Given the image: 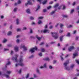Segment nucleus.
Here are the masks:
<instances>
[{"label":"nucleus","mask_w":79,"mask_h":79,"mask_svg":"<svg viewBox=\"0 0 79 79\" xmlns=\"http://www.w3.org/2000/svg\"><path fill=\"white\" fill-rule=\"evenodd\" d=\"M60 58H61V61H63L64 60V58L62 57V56H60Z\"/></svg>","instance_id":"3c124183"},{"label":"nucleus","mask_w":79,"mask_h":79,"mask_svg":"<svg viewBox=\"0 0 79 79\" xmlns=\"http://www.w3.org/2000/svg\"><path fill=\"white\" fill-rule=\"evenodd\" d=\"M45 43L44 42H41L40 44V45H44Z\"/></svg>","instance_id":"4c0bfd02"},{"label":"nucleus","mask_w":79,"mask_h":79,"mask_svg":"<svg viewBox=\"0 0 79 79\" xmlns=\"http://www.w3.org/2000/svg\"><path fill=\"white\" fill-rule=\"evenodd\" d=\"M17 10H18V8H15L13 10L14 12H16L17 11Z\"/></svg>","instance_id":"72a5a7b5"},{"label":"nucleus","mask_w":79,"mask_h":79,"mask_svg":"<svg viewBox=\"0 0 79 79\" xmlns=\"http://www.w3.org/2000/svg\"><path fill=\"white\" fill-rule=\"evenodd\" d=\"M51 34H52V35L53 37H54L55 39H57L58 38V33H53L52 32Z\"/></svg>","instance_id":"7ed1b4c3"},{"label":"nucleus","mask_w":79,"mask_h":79,"mask_svg":"<svg viewBox=\"0 0 79 79\" xmlns=\"http://www.w3.org/2000/svg\"><path fill=\"white\" fill-rule=\"evenodd\" d=\"M69 28H70L71 27H73V25H69Z\"/></svg>","instance_id":"e2e57ef3"},{"label":"nucleus","mask_w":79,"mask_h":79,"mask_svg":"<svg viewBox=\"0 0 79 79\" xmlns=\"http://www.w3.org/2000/svg\"><path fill=\"white\" fill-rule=\"evenodd\" d=\"M33 77L34 78H36V77H37V76L36 74H34Z\"/></svg>","instance_id":"473e14b6"},{"label":"nucleus","mask_w":79,"mask_h":79,"mask_svg":"<svg viewBox=\"0 0 79 79\" xmlns=\"http://www.w3.org/2000/svg\"><path fill=\"white\" fill-rule=\"evenodd\" d=\"M39 55L40 56H42V52H40L39 54Z\"/></svg>","instance_id":"c03bdc74"},{"label":"nucleus","mask_w":79,"mask_h":79,"mask_svg":"<svg viewBox=\"0 0 79 79\" xmlns=\"http://www.w3.org/2000/svg\"><path fill=\"white\" fill-rule=\"evenodd\" d=\"M30 34H32L33 32H32V28H30Z\"/></svg>","instance_id":"f704fd0d"},{"label":"nucleus","mask_w":79,"mask_h":79,"mask_svg":"<svg viewBox=\"0 0 79 79\" xmlns=\"http://www.w3.org/2000/svg\"><path fill=\"white\" fill-rule=\"evenodd\" d=\"M69 63V60H67L63 64L64 66L65 69L66 70H67V71H69V70H70V69L67 66V65H68V64Z\"/></svg>","instance_id":"f03ea898"},{"label":"nucleus","mask_w":79,"mask_h":79,"mask_svg":"<svg viewBox=\"0 0 79 79\" xmlns=\"http://www.w3.org/2000/svg\"><path fill=\"white\" fill-rule=\"evenodd\" d=\"M76 23H77V24H79V20H78L76 22Z\"/></svg>","instance_id":"338daca9"},{"label":"nucleus","mask_w":79,"mask_h":79,"mask_svg":"<svg viewBox=\"0 0 79 79\" xmlns=\"http://www.w3.org/2000/svg\"><path fill=\"white\" fill-rule=\"evenodd\" d=\"M45 49H44V48H42L41 49V51L42 52H45Z\"/></svg>","instance_id":"4d7b16f0"},{"label":"nucleus","mask_w":79,"mask_h":79,"mask_svg":"<svg viewBox=\"0 0 79 79\" xmlns=\"http://www.w3.org/2000/svg\"><path fill=\"white\" fill-rule=\"evenodd\" d=\"M36 71L37 73H38L39 74H41V73L40 72V70H39V68H37Z\"/></svg>","instance_id":"4468645a"},{"label":"nucleus","mask_w":79,"mask_h":79,"mask_svg":"<svg viewBox=\"0 0 79 79\" xmlns=\"http://www.w3.org/2000/svg\"><path fill=\"white\" fill-rule=\"evenodd\" d=\"M43 60H44V61H50V59L48 57H47L43 59Z\"/></svg>","instance_id":"6ab92c4d"},{"label":"nucleus","mask_w":79,"mask_h":79,"mask_svg":"<svg viewBox=\"0 0 79 79\" xmlns=\"http://www.w3.org/2000/svg\"><path fill=\"white\" fill-rule=\"evenodd\" d=\"M36 37L39 41H40L41 39H42V37H40L38 35H36Z\"/></svg>","instance_id":"f8f14e48"},{"label":"nucleus","mask_w":79,"mask_h":79,"mask_svg":"<svg viewBox=\"0 0 79 79\" xmlns=\"http://www.w3.org/2000/svg\"><path fill=\"white\" fill-rule=\"evenodd\" d=\"M74 64H72L71 65L70 68H74Z\"/></svg>","instance_id":"09e8293b"},{"label":"nucleus","mask_w":79,"mask_h":79,"mask_svg":"<svg viewBox=\"0 0 79 79\" xmlns=\"http://www.w3.org/2000/svg\"><path fill=\"white\" fill-rule=\"evenodd\" d=\"M77 11H79V6H78L77 7Z\"/></svg>","instance_id":"69168bd1"},{"label":"nucleus","mask_w":79,"mask_h":79,"mask_svg":"<svg viewBox=\"0 0 79 79\" xmlns=\"http://www.w3.org/2000/svg\"><path fill=\"white\" fill-rule=\"evenodd\" d=\"M49 32H50L49 30L46 29H45L44 30H42L41 31V32H43V33H44V34L46 33H49Z\"/></svg>","instance_id":"423d86ee"},{"label":"nucleus","mask_w":79,"mask_h":79,"mask_svg":"<svg viewBox=\"0 0 79 79\" xmlns=\"http://www.w3.org/2000/svg\"><path fill=\"white\" fill-rule=\"evenodd\" d=\"M34 49V50H37V47H35V48H33Z\"/></svg>","instance_id":"864d4df0"},{"label":"nucleus","mask_w":79,"mask_h":79,"mask_svg":"<svg viewBox=\"0 0 79 79\" xmlns=\"http://www.w3.org/2000/svg\"><path fill=\"white\" fill-rule=\"evenodd\" d=\"M19 63L16 64H15V67H18L19 65L20 66H24V64L23 63V57L20 58L19 60Z\"/></svg>","instance_id":"f257e3e1"},{"label":"nucleus","mask_w":79,"mask_h":79,"mask_svg":"<svg viewBox=\"0 0 79 79\" xmlns=\"http://www.w3.org/2000/svg\"><path fill=\"white\" fill-rule=\"evenodd\" d=\"M63 37H64V36L62 35L60 37V42H62L63 41Z\"/></svg>","instance_id":"a211bd4d"},{"label":"nucleus","mask_w":79,"mask_h":79,"mask_svg":"<svg viewBox=\"0 0 79 79\" xmlns=\"http://www.w3.org/2000/svg\"><path fill=\"white\" fill-rule=\"evenodd\" d=\"M11 73H12V71H6V73L9 75Z\"/></svg>","instance_id":"aec40b11"},{"label":"nucleus","mask_w":79,"mask_h":79,"mask_svg":"<svg viewBox=\"0 0 79 79\" xmlns=\"http://www.w3.org/2000/svg\"><path fill=\"white\" fill-rule=\"evenodd\" d=\"M63 17L64 18H67V17H68V16L66 15H64L63 16Z\"/></svg>","instance_id":"052dcab7"},{"label":"nucleus","mask_w":79,"mask_h":79,"mask_svg":"<svg viewBox=\"0 0 79 79\" xmlns=\"http://www.w3.org/2000/svg\"><path fill=\"white\" fill-rule=\"evenodd\" d=\"M60 27L61 29H62L63 28V27L64 26V25H63L62 23H60Z\"/></svg>","instance_id":"4be33fe9"},{"label":"nucleus","mask_w":79,"mask_h":79,"mask_svg":"<svg viewBox=\"0 0 79 79\" xmlns=\"http://www.w3.org/2000/svg\"><path fill=\"white\" fill-rule=\"evenodd\" d=\"M28 5H32V3L31 2V1H28L27 3H25V6H27Z\"/></svg>","instance_id":"1a4fd4ad"},{"label":"nucleus","mask_w":79,"mask_h":79,"mask_svg":"<svg viewBox=\"0 0 79 79\" xmlns=\"http://www.w3.org/2000/svg\"><path fill=\"white\" fill-rule=\"evenodd\" d=\"M78 53H77V52L76 53H73V58H75V57L77 56H78Z\"/></svg>","instance_id":"9d476101"},{"label":"nucleus","mask_w":79,"mask_h":79,"mask_svg":"<svg viewBox=\"0 0 79 79\" xmlns=\"http://www.w3.org/2000/svg\"><path fill=\"white\" fill-rule=\"evenodd\" d=\"M18 57V54L15 55V57H13L12 58V60L15 62H18V59L17 58Z\"/></svg>","instance_id":"20e7f679"},{"label":"nucleus","mask_w":79,"mask_h":79,"mask_svg":"<svg viewBox=\"0 0 79 79\" xmlns=\"http://www.w3.org/2000/svg\"><path fill=\"white\" fill-rule=\"evenodd\" d=\"M21 71H22V69H20V70L19 71V74H21Z\"/></svg>","instance_id":"603ef678"},{"label":"nucleus","mask_w":79,"mask_h":79,"mask_svg":"<svg viewBox=\"0 0 79 79\" xmlns=\"http://www.w3.org/2000/svg\"><path fill=\"white\" fill-rule=\"evenodd\" d=\"M47 12V10H46V9H44L43 12Z\"/></svg>","instance_id":"0e129e2a"},{"label":"nucleus","mask_w":79,"mask_h":79,"mask_svg":"<svg viewBox=\"0 0 79 79\" xmlns=\"http://www.w3.org/2000/svg\"><path fill=\"white\" fill-rule=\"evenodd\" d=\"M76 61L77 63L78 64H79V60H76Z\"/></svg>","instance_id":"8fccbe9b"},{"label":"nucleus","mask_w":79,"mask_h":79,"mask_svg":"<svg viewBox=\"0 0 79 79\" xmlns=\"http://www.w3.org/2000/svg\"><path fill=\"white\" fill-rule=\"evenodd\" d=\"M11 34H12V32L11 31H9L7 35L9 36L11 35Z\"/></svg>","instance_id":"5701e85b"},{"label":"nucleus","mask_w":79,"mask_h":79,"mask_svg":"<svg viewBox=\"0 0 79 79\" xmlns=\"http://www.w3.org/2000/svg\"><path fill=\"white\" fill-rule=\"evenodd\" d=\"M6 41H7V40H6V39H4V40L2 42L3 43H5V42H6Z\"/></svg>","instance_id":"58836bf2"},{"label":"nucleus","mask_w":79,"mask_h":79,"mask_svg":"<svg viewBox=\"0 0 79 79\" xmlns=\"http://www.w3.org/2000/svg\"><path fill=\"white\" fill-rule=\"evenodd\" d=\"M74 9H73L71 10V11L70 12L71 14H73V13H74Z\"/></svg>","instance_id":"ea45409f"},{"label":"nucleus","mask_w":79,"mask_h":79,"mask_svg":"<svg viewBox=\"0 0 79 79\" xmlns=\"http://www.w3.org/2000/svg\"><path fill=\"white\" fill-rule=\"evenodd\" d=\"M34 55H31L29 57V58H30V59L32 58H34Z\"/></svg>","instance_id":"c756f323"},{"label":"nucleus","mask_w":79,"mask_h":79,"mask_svg":"<svg viewBox=\"0 0 79 79\" xmlns=\"http://www.w3.org/2000/svg\"><path fill=\"white\" fill-rule=\"evenodd\" d=\"M58 25H59V23H57L56 25H55V27H57Z\"/></svg>","instance_id":"bf43d9fd"},{"label":"nucleus","mask_w":79,"mask_h":79,"mask_svg":"<svg viewBox=\"0 0 79 79\" xmlns=\"http://www.w3.org/2000/svg\"><path fill=\"white\" fill-rule=\"evenodd\" d=\"M75 76H79V73H78L77 74H76L75 75Z\"/></svg>","instance_id":"680f3d73"},{"label":"nucleus","mask_w":79,"mask_h":79,"mask_svg":"<svg viewBox=\"0 0 79 79\" xmlns=\"http://www.w3.org/2000/svg\"><path fill=\"white\" fill-rule=\"evenodd\" d=\"M56 10H57V9H56L55 10L52 11L51 12L50 15H53V14H55V11H56Z\"/></svg>","instance_id":"2eb2a0df"},{"label":"nucleus","mask_w":79,"mask_h":79,"mask_svg":"<svg viewBox=\"0 0 79 79\" xmlns=\"http://www.w3.org/2000/svg\"><path fill=\"white\" fill-rule=\"evenodd\" d=\"M50 44H55V42H51Z\"/></svg>","instance_id":"6e6d98bb"},{"label":"nucleus","mask_w":79,"mask_h":79,"mask_svg":"<svg viewBox=\"0 0 79 79\" xmlns=\"http://www.w3.org/2000/svg\"><path fill=\"white\" fill-rule=\"evenodd\" d=\"M53 28V25H51L49 27V29H52Z\"/></svg>","instance_id":"cd10ccee"},{"label":"nucleus","mask_w":79,"mask_h":79,"mask_svg":"<svg viewBox=\"0 0 79 79\" xmlns=\"http://www.w3.org/2000/svg\"><path fill=\"white\" fill-rule=\"evenodd\" d=\"M30 52H31V53H34V52H35V50H34V49L33 48L30 49Z\"/></svg>","instance_id":"f3484780"},{"label":"nucleus","mask_w":79,"mask_h":79,"mask_svg":"<svg viewBox=\"0 0 79 79\" xmlns=\"http://www.w3.org/2000/svg\"><path fill=\"white\" fill-rule=\"evenodd\" d=\"M14 50L15 52H18V50H19L18 47H15Z\"/></svg>","instance_id":"dca6fc26"},{"label":"nucleus","mask_w":79,"mask_h":79,"mask_svg":"<svg viewBox=\"0 0 79 79\" xmlns=\"http://www.w3.org/2000/svg\"><path fill=\"white\" fill-rule=\"evenodd\" d=\"M64 31L63 30H60L59 31V33H62V32H63Z\"/></svg>","instance_id":"a18cd8bd"},{"label":"nucleus","mask_w":79,"mask_h":79,"mask_svg":"<svg viewBox=\"0 0 79 79\" xmlns=\"http://www.w3.org/2000/svg\"><path fill=\"white\" fill-rule=\"evenodd\" d=\"M19 19H16V24L17 25H19Z\"/></svg>","instance_id":"ddd939ff"},{"label":"nucleus","mask_w":79,"mask_h":79,"mask_svg":"<svg viewBox=\"0 0 79 79\" xmlns=\"http://www.w3.org/2000/svg\"><path fill=\"white\" fill-rule=\"evenodd\" d=\"M49 69H52L53 68V67H52V65H49Z\"/></svg>","instance_id":"a19ab883"},{"label":"nucleus","mask_w":79,"mask_h":79,"mask_svg":"<svg viewBox=\"0 0 79 79\" xmlns=\"http://www.w3.org/2000/svg\"><path fill=\"white\" fill-rule=\"evenodd\" d=\"M20 48H23L24 51H26L27 50V48L26 46L24 45H21L20 46Z\"/></svg>","instance_id":"39448f33"},{"label":"nucleus","mask_w":79,"mask_h":79,"mask_svg":"<svg viewBox=\"0 0 79 79\" xmlns=\"http://www.w3.org/2000/svg\"><path fill=\"white\" fill-rule=\"evenodd\" d=\"M21 1L20 0H19L18 1L17 3H15V6H16V5H18V4H21Z\"/></svg>","instance_id":"9b49d317"},{"label":"nucleus","mask_w":79,"mask_h":79,"mask_svg":"<svg viewBox=\"0 0 79 79\" xmlns=\"http://www.w3.org/2000/svg\"><path fill=\"white\" fill-rule=\"evenodd\" d=\"M77 51H79V47L77 48Z\"/></svg>","instance_id":"774afa93"},{"label":"nucleus","mask_w":79,"mask_h":79,"mask_svg":"<svg viewBox=\"0 0 79 79\" xmlns=\"http://www.w3.org/2000/svg\"><path fill=\"white\" fill-rule=\"evenodd\" d=\"M11 64L10 62L8 61V62L6 64V65H10Z\"/></svg>","instance_id":"49530a36"},{"label":"nucleus","mask_w":79,"mask_h":79,"mask_svg":"<svg viewBox=\"0 0 79 79\" xmlns=\"http://www.w3.org/2000/svg\"><path fill=\"white\" fill-rule=\"evenodd\" d=\"M17 32H19V31H21V29L20 28H17L16 30Z\"/></svg>","instance_id":"e433bc0d"},{"label":"nucleus","mask_w":79,"mask_h":79,"mask_svg":"<svg viewBox=\"0 0 79 79\" xmlns=\"http://www.w3.org/2000/svg\"><path fill=\"white\" fill-rule=\"evenodd\" d=\"M79 36H76L75 38V40L77 41V40H79Z\"/></svg>","instance_id":"a878e982"},{"label":"nucleus","mask_w":79,"mask_h":79,"mask_svg":"<svg viewBox=\"0 0 79 79\" xmlns=\"http://www.w3.org/2000/svg\"><path fill=\"white\" fill-rule=\"evenodd\" d=\"M44 28L45 29H47L48 28V25H46L44 26Z\"/></svg>","instance_id":"de8ad7c7"},{"label":"nucleus","mask_w":79,"mask_h":79,"mask_svg":"<svg viewBox=\"0 0 79 79\" xmlns=\"http://www.w3.org/2000/svg\"><path fill=\"white\" fill-rule=\"evenodd\" d=\"M26 12L28 14H30V13H31V12L30 11V9H27L26 10Z\"/></svg>","instance_id":"412c9836"},{"label":"nucleus","mask_w":79,"mask_h":79,"mask_svg":"<svg viewBox=\"0 0 79 79\" xmlns=\"http://www.w3.org/2000/svg\"><path fill=\"white\" fill-rule=\"evenodd\" d=\"M27 29V28L26 27H23V30H26Z\"/></svg>","instance_id":"13d9d810"},{"label":"nucleus","mask_w":79,"mask_h":79,"mask_svg":"<svg viewBox=\"0 0 79 79\" xmlns=\"http://www.w3.org/2000/svg\"><path fill=\"white\" fill-rule=\"evenodd\" d=\"M5 76H6V78H8V79L10 78V77L8 75H5Z\"/></svg>","instance_id":"bb28decb"},{"label":"nucleus","mask_w":79,"mask_h":79,"mask_svg":"<svg viewBox=\"0 0 79 79\" xmlns=\"http://www.w3.org/2000/svg\"><path fill=\"white\" fill-rule=\"evenodd\" d=\"M30 19H31V20H34V18L33 17L31 16L30 17Z\"/></svg>","instance_id":"7c9ffc66"},{"label":"nucleus","mask_w":79,"mask_h":79,"mask_svg":"<svg viewBox=\"0 0 79 79\" xmlns=\"http://www.w3.org/2000/svg\"><path fill=\"white\" fill-rule=\"evenodd\" d=\"M58 6H59V4H56L54 6V8H56V7H58Z\"/></svg>","instance_id":"2f4dec72"},{"label":"nucleus","mask_w":79,"mask_h":79,"mask_svg":"<svg viewBox=\"0 0 79 79\" xmlns=\"http://www.w3.org/2000/svg\"><path fill=\"white\" fill-rule=\"evenodd\" d=\"M38 24H42V21H41V20H39L38 23Z\"/></svg>","instance_id":"c9c22d12"},{"label":"nucleus","mask_w":79,"mask_h":79,"mask_svg":"<svg viewBox=\"0 0 79 79\" xmlns=\"http://www.w3.org/2000/svg\"><path fill=\"white\" fill-rule=\"evenodd\" d=\"M47 68V64L46 63H45L44 65H43V66H41L40 68V69H43V68Z\"/></svg>","instance_id":"0eeeda50"},{"label":"nucleus","mask_w":79,"mask_h":79,"mask_svg":"<svg viewBox=\"0 0 79 79\" xmlns=\"http://www.w3.org/2000/svg\"><path fill=\"white\" fill-rule=\"evenodd\" d=\"M50 8H52V6H50L47 7V9H48V10H49V9H50Z\"/></svg>","instance_id":"37998d69"},{"label":"nucleus","mask_w":79,"mask_h":79,"mask_svg":"<svg viewBox=\"0 0 79 79\" xmlns=\"http://www.w3.org/2000/svg\"><path fill=\"white\" fill-rule=\"evenodd\" d=\"M66 36H67V37H70V36H71V34H70V33H68L66 35Z\"/></svg>","instance_id":"393cba45"},{"label":"nucleus","mask_w":79,"mask_h":79,"mask_svg":"<svg viewBox=\"0 0 79 79\" xmlns=\"http://www.w3.org/2000/svg\"><path fill=\"white\" fill-rule=\"evenodd\" d=\"M20 40L19 39H17L16 40V42L17 43V44H18Z\"/></svg>","instance_id":"79ce46f5"},{"label":"nucleus","mask_w":79,"mask_h":79,"mask_svg":"<svg viewBox=\"0 0 79 79\" xmlns=\"http://www.w3.org/2000/svg\"><path fill=\"white\" fill-rule=\"evenodd\" d=\"M74 49H75L74 47L72 46L68 48V50L69 52H71V51H72V50H74Z\"/></svg>","instance_id":"6e6552de"},{"label":"nucleus","mask_w":79,"mask_h":79,"mask_svg":"<svg viewBox=\"0 0 79 79\" xmlns=\"http://www.w3.org/2000/svg\"><path fill=\"white\" fill-rule=\"evenodd\" d=\"M77 32V31L76 30H75L73 31V34H75L76 33V32Z\"/></svg>","instance_id":"5fc2aeb1"},{"label":"nucleus","mask_w":79,"mask_h":79,"mask_svg":"<svg viewBox=\"0 0 79 79\" xmlns=\"http://www.w3.org/2000/svg\"><path fill=\"white\" fill-rule=\"evenodd\" d=\"M40 6H39V5H38V6H37V8L36 9V11H38V10H39L40 9Z\"/></svg>","instance_id":"b1692460"},{"label":"nucleus","mask_w":79,"mask_h":79,"mask_svg":"<svg viewBox=\"0 0 79 79\" xmlns=\"http://www.w3.org/2000/svg\"><path fill=\"white\" fill-rule=\"evenodd\" d=\"M29 77V73H27L26 77V78L27 79Z\"/></svg>","instance_id":"c85d7f7f"}]
</instances>
